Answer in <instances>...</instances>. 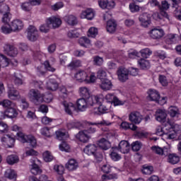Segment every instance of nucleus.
<instances>
[{"mask_svg": "<svg viewBox=\"0 0 181 181\" xmlns=\"http://www.w3.org/2000/svg\"><path fill=\"white\" fill-rule=\"evenodd\" d=\"M151 149L153 152H155V153H157V155L164 156L165 158L168 156V162L172 165H176V163H178V162L180 160V158L175 153L170 154V148L168 147H163L162 148L159 146H155L151 147Z\"/></svg>", "mask_w": 181, "mask_h": 181, "instance_id": "obj_1", "label": "nucleus"}, {"mask_svg": "<svg viewBox=\"0 0 181 181\" xmlns=\"http://www.w3.org/2000/svg\"><path fill=\"white\" fill-rule=\"evenodd\" d=\"M17 136L18 141H21V142H23V144L26 142L30 144L32 148H35V146L37 145L36 138H35L32 134L25 135L23 132H18L17 133Z\"/></svg>", "mask_w": 181, "mask_h": 181, "instance_id": "obj_2", "label": "nucleus"}, {"mask_svg": "<svg viewBox=\"0 0 181 181\" xmlns=\"http://www.w3.org/2000/svg\"><path fill=\"white\" fill-rule=\"evenodd\" d=\"M28 98L37 105L43 103V93L36 89H30L28 95Z\"/></svg>", "mask_w": 181, "mask_h": 181, "instance_id": "obj_3", "label": "nucleus"}, {"mask_svg": "<svg viewBox=\"0 0 181 181\" xmlns=\"http://www.w3.org/2000/svg\"><path fill=\"white\" fill-rule=\"evenodd\" d=\"M148 35L151 39L159 40V39H162L165 36V31L159 27H156L148 32Z\"/></svg>", "mask_w": 181, "mask_h": 181, "instance_id": "obj_4", "label": "nucleus"}, {"mask_svg": "<svg viewBox=\"0 0 181 181\" xmlns=\"http://www.w3.org/2000/svg\"><path fill=\"white\" fill-rule=\"evenodd\" d=\"M86 104L88 107H93L94 105H100L103 103V99L102 95H89V97L86 98Z\"/></svg>", "mask_w": 181, "mask_h": 181, "instance_id": "obj_5", "label": "nucleus"}, {"mask_svg": "<svg viewBox=\"0 0 181 181\" xmlns=\"http://www.w3.org/2000/svg\"><path fill=\"white\" fill-rule=\"evenodd\" d=\"M4 49L6 54L10 56V57H16L19 53L18 48L13 45L6 44L4 45Z\"/></svg>", "mask_w": 181, "mask_h": 181, "instance_id": "obj_6", "label": "nucleus"}, {"mask_svg": "<svg viewBox=\"0 0 181 181\" xmlns=\"http://www.w3.org/2000/svg\"><path fill=\"white\" fill-rule=\"evenodd\" d=\"M151 15L147 13H143L139 17V21L141 23V26L148 28L151 25Z\"/></svg>", "mask_w": 181, "mask_h": 181, "instance_id": "obj_7", "label": "nucleus"}, {"mask_svg": "<svg viewBox=\"0 0 181 181\" xmlns=\"http://www.w3.org/2000/svg\"><path fill=\"white\" fill-rule=\"evenodd\" d=\"M117 76L119 81H122V83H124L128 80V76H129V71L128 69L124 68V67H120L117 70Z\"/></svg>", "mask_w": 181, "mask_h": 181, "instance_id": "obj_8", "label": "nucleus"}, {"mask_svg": "<svg viewBox=\"0 0 181 181\" xmlns=\"http://www.w3.org/2000/svg\"><path fill=\"white\" fill-rule=\"evenodd\" d=\"M27 37L31 42H35V40L38 39L39 35L37 34V30L35 26H29L28 28Z\"/></svg>", "mask_w": 181, "mask_h": 181, "instance_id": "obj_9", "label": "nucleus"}, {"mask_svg": "<svg viewBox=\"0 0 181 181\" xmlns=\"http://www.w3.org/2000/svg\"><path fill=\"white\" fill-rule=\"evenodd\" d=\"M76 80L79 83H88V75L84 71L79 70L75 74Z\"/></svg>", "mask_w": 181, "mask_h": 181, "instance_id": "obj_10", "label": "nucleus"}, {"mask_svg": "<svg viewBox=\"0 0 181 181\" xmlns=\"http://www.w3.org/2000/svg\"><path fill=\"white\" fill-rule=\"evenodd\" d=\"M115 148L118 149V151L122 153H128L129 152V149H131V146L128 141L123 140L119 142L118 146L115 147Z\"/></svg>", "mask_w": 181, "mask_h": 181, "instance_id": "obj_11", "label": "nucleus"}, {"mask_svg": "<svg viewBox=\"0 0 181 181\" xmlns=\"http://www.w3.org/2000/svg\"><path fill=\"white\" fill-rule=\"evenodd\" d=\"M165 131H168L169 132L170 130L173 131L174 133L179 132L180 131V126L179 124H175L170 119H168L165 125Z\"/></svg>", "mask_w": 181, "mask_h": 181, "instance_id": "obj_12", "label": "nucleus"}, {"mask_svg": "<svg viewBox=\"0 0 181 181\" xmlns=\"http://www.w3.org/2000/svg\"><path fill=\"white\" fill-rule=\"evenodd\" d=\"M65 168L67 169V170H69V172L77 170V168H78V162H77V160L74 158H71L66 163Z\"/></svg>", "mask_w": 181, "mask_h": 181, "instance_id": "obj_13", "label": "nucleus"}, {"mask_svg": "<svg viewBox=\"0 0 181 181\" xmlns=\"http://www.w3.org/2000/svg\"><path fill=\"white\" fill-rule=\"evenodd\" d=\"M90 138L87 133V130L81 131L76 134V139L83 144H87Z\"/></svg>", "mask_w": 181, "mask_h": 181, "instance_id": "obj_14", "label": "nucleus"}, {"mask_svg": "<svg viewBox=\"0 0 181 181\" xmlns=\"http://www.w3.org/2000/svg\"><path fill=\"white\" fill-rule=\"evenodd\" d=\"M148 95L147 96V100L149 101H156L158 102L159 98H160V95L159 92L155 89H149L148 91Z\"/></svg>", "mask_w": 181, "mask_h": 181, "instance_id": "obj_15", "label": "nucleus"}, {"mask_svg": "<svg viewBox=\"0 0 181 181\" xmlns=\"http://www.w3.org/2000/svg\"><path fill=\"white\" fill-rule=\"evenodd\" d=\"M167 117L168 114L165 110L158 109L156 112V119L158 121V122H165Z\"/></svg>", "mask_w": 181, "mask_h": 181, "instance_id": "obj_16", "label": "nucleus"}, {"mask_svg": "<svg viewBox=\"0 0 181 181\" xmlns=\"http://www.w3.org/2000/svg\"><path fill=\"white\" fill-rule=\"evenodd\" d=\"M47 23H49V26L52 25V28L56 29L62 25V20L57 17H49L47 19Z\"/></svg>", "mask_w": 181, "mask_h": 181, "instance_id": "obj_17", "label": "nucleus"}, {"mask_svg": "<svg viewBox=\"0 0 181 181\" xmlns=\"http://www.w3.org/2000/svg\"><path fill=\"white\" fill-rule=\"evenodd\" d=\"M10 28L12 32H18L23 28V23L21 20H14L11 22Z\"/></svg>", "mask_w": 181, "mask_h": 181, "instance_id": "obj_18", "label": "nucleus"}, {"mask_svg": "<svg viewBox=\"0 0 181 181\" xmlns=\"http://www.w3.org/2000/svg\"><path fill=\"white\" fill-rule=\"evenodd\" d=\"M100 87L103 91H108L112 88V83L108 78L103 79L100 81Z\"/></svg>", "mask_w": 181, "mask_h": 181, "instance_id": "obj_19", "label": "nucleus"}, {"mask_svg": "<svg viewBox=\"0 0 181 181\" xmlns=\"http://www.w3.org/2000/svg\"><path fill=\"white\" fill-rule=\"evenodd\" d=\"M47 88L51 90V91H56V90L59 88V83L55 78H49L47 83Z\"/></svg>", "mask_w": 181, "mask_h": 181, "instance_id": "obj_20", "label": "nucleus"}, {"mask_svg": "<svg viewBox=\"0 0 181 181\" xmlns=\"http://www.w3.org/2000/svg\"><path fill=\"white\" fill-rule=\"evenodd\" d=\"M63 105L64 107L65 112L68 114L69 115H72L73 112L76 111V106H74V104L64 101L63 102Z\"/></svg>", "mask_w": 181, "mask_h": 181, "instance_id": "obj_21", "label": "nucleus"}, {"mask_svg": "<svg viewBox=\"0 0 181 181\" xmlns=\"http://www.w3.org/2000/svg\"><path fill=\"white\" fill-rule=\"evenodd\" d=\"M83 152L87 155L94 156L97 153V146H95V144H88L84 148Z\"/></svg>", "mask_w": 181, "mask_h": 181, "instance_id": "obj_22", "label": "nucleus"}, {"mask_svg": "<svg viewBox=\"0 0 181 181\" xmlns=\"http://www.w3.org/2000/svg\"><path fill=\"white\" fill-rule=\"evenodd\" d=\"M98 145L99 148H101V149H103L104 151H107V149L111 148V143L105 139H100L98 141Z\"/></svg>", "mask_w": 181, "mask_h": 181, "instance_id": "obj_23", "label": "nucleus"}, {"mask_svg": "<svg viewBox=\"0 0 181 181\" xmlns=\"http://www.w3.org/2000/svg\"><path fill=\"white\" fill-rule=\"evenodd\" d=\"M76 105L80 111H85L88 107V105H87L86 99L83 98H80L77 100Z\"/></svg>", "mask_w": 181, "mask_h": 181, "instance_id": "obj_24", "label": "nucleus"}, {"mask_svg": "<svg viewBox=\"0 0 181 181\" xmlns=\"http://www.w3.org/2000/svg\"><path fill=\"white\" fill-rule=\"evenodd\" d=\"M64 19L68 25H71V26H74V25H77V17L74 15H67L64 17Z\"/></svg>", "mask_w": 181, "mask_h": 181, "instance_id": "obj_25", "label": "nucleus"}, {"mask_svg": "<svg viewBox=\"0 0 181 181\" xmlns=\"http://www.w3.org/2000/svg\"><path fill=\"white\" fill-rule=\"evenodd\" d=\"M81 18H82V19L91 21V19L94 18V12L91 9H87L81 13Z\"/></svg>", "mask_w": 181, "mask_h": 181, "instance_id": "obj_26", "label": "nucleus"}, {"mask_svg": "<svg viewBox=\"0 0 181 181\" xmlns=\"http://www.w3.org/2000/svg\"><path fill=\"white\" fill-rule=\"evenodd\" d=\"M0 105H1L3 108H6L8 110L9 108H15L16 105L8 99H4L0 101Z\"/></svg>", "mask_w": 181, "mask_h": 181, "instance_id": "obj_27", "label": "nucleus"}, {"mask_svg": "<svg viewBox=\"0 0 181 181\" xmlns=\"http://www.w3.org/2000/svg\"><path fill=\"white\" fill-rule=\"evenodd\" d=\"M117 29V23L114 20H109L107 23V31L109 33H114Z\"/></svg>", "mask_w": 181, "mask_h": 181, "instance_id": "obj_28", "label": "nucleus"}, {"mask_svg": "<svg viewBox=\"0 0 181 181\" xmlns=\"http://www.w3.org/2000/svg\"><path fill=\"white\" fill-rule=\"evenodd\" d=\"M8 98L10 100H19L21 98V95L18 90L15 89H10L8 91Z\"/></svg>", "mask_w": 181, "mask_h": 181, "instance_id": "obj_29", "label": "nucleus"}, {"mask_svg": "<svg viewBox=\"0 0 181 181\" xmlns=\"http://www.w3.org/2000/svg\"><path fill=\"white\" fill-rule=\"evenodd\" d=\"M7 118H16L18 117V111L15 107H10L5 111Z\"/></svg>", "mask_w": 181, "mask_h": 181, "instance_id": "obj_30", "label": "nucleus"}, {"mask_svg": "<svg viewBox=\"0 0 181 181\" xmlns=\"http://www.w3.org/2000/svg\"><path fill=\"white\" fill-rule=\"evenodd\" d=\"M79 94L82 98H88L91 94L90 93V89L87 87H81L79 88Z\"/></svg>", "mask_w": 181, "mask_h": 181, "instance_id": "obj_31", "label": "nucleus"}, {"mask_svg": "<svg viewBox=\"0 0 181 181\" xmlns=\"http://www.w3.org/2000/svg\"><path fill=\"white\" fill-rule=\"evenodd\" d=\"M139 66L140 69L142 70H147V69H149L151 67V64L149 63V61L145 59H141L138 61Z\"/></svg>", "mask_w": 181, "mask_h": 181, "instance_id": "obj_32", "label": "nucleus"}, {"mask_svg": "<svg viewBox=\"0 0 181 181\" xmlns=\"http://www.w3.org/2000/svg\"><path fill=\"white\" fill-rule=\"evenodd\" d=\"M107 111H108L107 107H105V105H101L100 103L98 108L94 109L93 113L96 114L97 115H101V114H105Z\"/></svg>", "mask_w": 181, "mask_h": 181, "instance_id": "obj_33", "label": "nucleus"}, {"mask_svg": "<svg viewBox=\"0 0 181 181\" xmlns=\"http://www.w3.org/2000/svg\"><path fill=\"white\" fill-rule=\"evenodd\" d=\"M78 43L83 47H88L89 46H91V41L86 37H81L78 40Z\"/></svg>", "mask_w": 181, "mask_h": 181, "instance_id": "obj_34", "label": "nucleus"}, {"mask_svg": "<svg viewBox=\"0 0 181 181\" xmlns=\"http://www.w3.org/2000/svg\"><path fill=\"white\" fill-rule=\"evenodd\" d=\"M11 61L5 55L0 54V67H8Z\"/></svg>", "mask_w": 181, "mask_h": 181, "instance_id": "obj_35", "label": "nucleus"}, {"mask_svg": "<svg viewBox=\"0 0 181 181\" xmlns=\"http://www.w3.org/2000/svg\"><path fill=\"white\" fill-rule=\"evenodd\" d=\"M168 114L171 118H175V117H179V109L175 106H170L169 107Z\"/></svg>", "mask_w": 181, "mask_h": 181, "instance_id": "obj_36", "label": "nucleus"}, {"mask_svg": "<svg viewBox=\"0 0 181 181\" xmlns=\"http://www.w3.org/2000/svg\"><path fill=\"white\" fill-rule=\"evenodd\" d=\"M6 162L8 165H14V163L19 162V158L16 155L8 156L6 158Z\"/></svg>", "mask_w": 181, "mask_h": 181, "instance_id": "obj_37", "label": "nucleus"}, {"mask_svg": "<svg viewBox=\"0 0 181 181\" xmlns=\"http://www.w3.org/2000/svg\"><path fill=\"white\" fill-rule=\"evenodd\" d=\"M141 172L144 175H152V173H153V167L151 165H144L142 167Z\"/></svg>", "mask_w": 181, "mask_h": 181, "instance_id": "obj_38", "label": "nucleus"}, {"mask_svg": "<svg viewBox=\"0 0 181 181\" xmlns=\"http://www.w3.org/2000/svg\"><path fill=\"white\" fill-rule=\"evenodd\" d=\"M5 177L11 180H16V173L13 170L8 169L5 172Z\"/></svg>", "mask_w": 181, "mask_h": 181, "instance_id": "obj_39", "label": "nucleus"}, {"mask_svg": "<svg viewBox=\"0 0 181 181\" xmlns=\"http://www.w3.org/2000/svg\"><path fill=\"white\" fill-rule=\"evenodd\" d=\"M34 162L35 161H33V164L31 165V173L33 175H39V173H42V170L40 169V168H39V165H37V164H35Z\"/></svg>", "mask_w": 181, "mask_h": 181, "instance_id": "obj_40", "label": "nucleus"}, {"mask_svg": "<svg viewBox=\"0 0 181 181\" xmlns=\"http://www.w3.org/2000/svg\"><path fill=\"white\" fill-rule=\"evenodd\" d=\"M121 128L123 129H132V131H136V126H135V124H132L127 122H123L121 124Z\"/></svg>", "mask_w": 181, "mask_h": 181, "instance_id": "obj_41", "label": "nucleus"}, {"mask_svg": "<svg viewBox=\"0 0 181 181\" xmlns=\"http://www.w3.org/2000/svg\"><path fill=\"white\" fill-rule=\"evenodd\" d=\"M97 77L100 81L107 79V71L103 69H99L97 73Z\"/></svg>", "mask_w": 181, "mask_h": 181, "instance_id": "obj_42", "label": "nucleus"}, {"mask_svg": "<svg viewBox=\"0 0 181 181\" xmlns=\"http://www.w3.org/2000/svg\"><path fill=\"white\" fill-rule=\"evenodd\" d=\"M80 66H81V61L80 60L72 61L67 66V67L70 69V70H74V69H76V67H80Z\"/></svg>", "mask_w": 181, "mask_h": 181, "instance_id": "obj_43", "label": "nucleus"}, {"mask_svg": "<svg viewBox=\"0 0 181 181\" xmlns=\"http://www.w3.org/2000/svg\"><path fill=\"white\" fill-rule=\"evenodd\" d=\"M156 134L158 135V136H162V135H165V134H168V132L165 129V126L163 127L158 126L156 129Z\"/></svg>", "mask_w": 181, "mask_h": 181, "instance_id": "obj_44", "label": "nucleus"}, {"mask_svg": "<svg viewBox=\"0 0 181 181\" xmlns=\"http://www.w3.org/2000/svg\"><path fill=\"white\" fill-rule=\"evenodd\" d=\"M140 54L141 57H144V59H148L151 54H152V51L149 49L148 48L143 49L140 51Z\"/></svg>", "mask_w": 181, "mask_h": 181, "instance_id": "obj_45", "label": "nucleus"}, {"mask_svg": "<svg viewBox=\"0 0 181 181\" xmlns=\"http://www.w3.org/2000/svg\"><path fill=\"white\" fill-rule=\"evenodd\" d=\"M50 30V25L47 23V20L46 21V23L42 24L40 26V31L42 32V33H47Z\"/></svg>", "mask_w": 181, "mask_h": 181, "instance_id": "obj_46", "label": "nucleus"}, {"mask_svg": "<svg viewBox=\"0 0 181 181\" xmlns=\"http://www.w3.org/2000/svg\"><path fill=\"white\" fill-rule=\"evenodd\" d=\"M42 156L45 162H52L53 160V156L49 151L44 152Z\"/></svg>", "mask_w": 181, "mask_h": 181, "instance_id": "obj_47", "label": "nucleus"}, {"mask_svg": "<svg viewBox=\"0 0 181 181\" xmlns=\"http://www.w3.org/2000/svg\"><path fill=\"white\" fill-rule=\"evenodd\" d=\"M104 63V59L100 56H95L93 57V64L95 66H103Z\"/></svg>", "mask_w": 181, "mask_h": 181, "instance_id": "obj_48", "label": "nucleus"}, {"mask_svg": "<svg viewBox=\"0 0 181 181\" xmlns=\"http://www.w3.org/2000/svg\"><path fill=\"white\" fill-rule=\"evenodd\" d=\"M98 35V30L95 28V27H91L89 28L88 32V36L90 37H95Z\"/></svg>", "mask_w": 181, "mask_h": 181, "instance_id": "obj_49", "label": "nucleus"}, {"mask_svg": "<svg viewBox=\"0 0 181 181\" xmlns=\"http://www.w3.org/2000/svg\"><path fill=\"white\" fill-rule=\"evenodd\" d=\"M54 170L58 175H63V173H64V166H63L62 165H55L54 166Z\"/></svg>", "mask_w": 181, "mask_h": 181, "instance_id": "obj_50", "label": "nucleus"}, {"mask_svg": "<svg viewBox=\"0 0 181 181\" xmlns=\"http://www.w3.org/2000/svg\"><path fill=\"white\" fill-rule=\"evenodd\" d=\"M115 149L117 148H115L114 150L111 152L110 158L111 159H112V160H115V162H117V160H119V159H121V156L115 151Z\"/></svg>", "mask_w": 181, "mask_h": 181, "instance_id": "obj_51", "label": "nucleus"}, {"mask_svg": "<svg viewBox=\"0 0 181 181\" xmlns=\"http://www.w3.org/2000/svg\"><path fill=\"white\" fill-rule=\"evenodd\" d=\"M55 134L57 139H59V141H63V139H66V138H67V135L66 134V132H63L60 130L57 131Z\"/></svg>", "mask_w": 181, "mask_h": 181, "instance_id": "obj_52", "label": "nucleus"}, {"mask_svg": "<svg viewBox=\"0 0 181 181\" xmlns=\"http://www.w3.org/2000/svg\"><path fill=\"white\" fill-rule=\"evenodd\" d=\"M59 149L60 151H64V152H69L70 151V146L67 144L65 141H63L60 145H59Z\"/></svg>", "mask_w": 181, "mask_h": 181, "instance_id": "obj_53", "label": "nucleus"}, {"mask_svg": "<svg viewBox=\"0 0 181 181\" xmlns=\"http://www.w3.org/2000/svg\"><path fill=\"white\" fill-rule=\"evenodd\" d=\"M80 125H81L80 122H70L67 123L66 127L68 129H73V128H80Z\"/></svg>", "mask_w": 181, "mask_h": 181, "instance_id": "obj_54", "label": "nucleus"}, {"mask_svg": "<svg viewBox=\"0 0 181 181\" xmlns=\"http://www.w3.org/2000/svg\"><path fill=\"white\" fill-rule=\"evenodd\" d=\"M129 121L132 122V125L136 127V112H134L129 115Z\"/></svg>", "mask_w": 181, "mask_h": 181, "instance_id": "obj_55", "label": "nucleus"}, {"mask_svg": "<svg viewBox=\"0 0 181 181\" xmlns=\"http://www.w3.org/2000/svg\"><path fill=\"white\" fill-rule=\"evenodd\" d=\"M6 141H9L10 144H15V139L11 137L9 134H6L1 137V142H3V144Z\"/></svg>", "mask_w": 181, "mask_h": 181, "instance_id": "obj_56", "label": "nucleus"}, {"mask_svg": "<svg viewBox=\"0 0 181 181\" xmlns=\"http://www.w3.org/2000/svg\"><path fill=\"white\" fill-rule=\"evenodd\" d=\"M64 6V4L62 1L57 2L55 4L51 6L52 11H59V9H62Z\"/></svg>", "mask_w": 181, "mask_h": 181, "instance_id": "obj_57", "label": "nucleus"}, {"mask_svg": "<svg viewBox=\"0 0 181 181\" xmlns=\"http://www.w3.org/2000/svg\"><path fill=\"white\" fill-rule=\"evenodd\" d=\"M40 133L44 136H48V137L52 136V133L50 132V130L47 127H44V128L41 129Z\"/></svg>", "mask_w": 181, "mask_h": 181, "instance_id": "obj_58", "label": "nucleus"}, {"mask_svg": "<svg viewBox=\"0 0 181 181\" xmlns=\"http://www.w3.org/2000/svg\"><path fill=\"white\" fill-rule=\"evenodd\" d=\"M1 22H3V23H4L5 25H7V23H9V22H11V16L9 15V13H4L3 15Z\"/></svg>", "mask_w": 181, "mask_h": 181, "instance_id": "obj_59", "label": "nucleus"}, {"mask_svg": "<svg viewBox=\"0 0 181 181\" xmlns=\"http://www.w3.org/2000/svg\"><path fill=\"white\" fill-rule=\"evenodd\" d=\"M169 3H168L166 1H163L161 2V6H158L159 9L160 11H168L169 9Z\"/></svg>", "mask_w": 181, "mask_h": 181, "instance_id": "obj_60", "label": "nucleus"}, {"mask_svg": "<svg viewBox=\"0 0 181 181\" xmlns=\"http://www.w3.org/2000/svg\"><path fill=\"white\" fill-rule=\"evenodd\" d=\"M43 95L42 101H45V103H52V100H53V95H52V93H48L47 95L43 94Z\"/></svg>", "mask_w": 181, "mask_h": 181, "instance_id": "obj_61", "label": "nucleus"}, {"mask_svg": "<svg viewBox=\"0 0 181 181\" xmlns=\"http://www.w3.org/2000/svg\"><path fill=\"white\" fill-rule=\"evenodd\" d=\"M112 104H113L115 107H117L118 105H124V104H125V101L119 100V98L116 96L115 97V99L113 100Z\"/></svg>", "mask_w": 181, "mask_h": 181, "instance_id": "obj_62", "label": "nucleus"}, {"mask_svg": "<svg viewBox=\"0 0 181 181\" xmlns=\"http://www.w3.org/2000/svg\"><path fill=\"white\" fill-rule=\"evenodd\" d=\"M159 81L162 86L166 87L168 86V79H166V76L163 75L159 76Z\"/></svg>", "mask_w": 181, "mask_h": 181, "instance_id": "obj_63", "label": "nucleus"}, {"mask_svg": "<svg viewBox=\"0 0 181 181\" xmlns=\"http://www.w3.org/2000/svg\"><path fill=\"white\" fill-rule=\"evenodd\" d=\"M0 13L4 15V13H9V6L6 4L1 5L0 8Z\"/></svg>", "mask_w": 181, "mask_h": 181, "instance_id": "obj_64", "label": "nucleus"}]
</instances>
